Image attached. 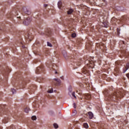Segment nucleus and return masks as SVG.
<instances>
[{"mask_svg":"<svg viewBox=\"0 0 129 129\" xmlns=\"http://www.w3.org/2000/svg\"><path fill=\"white\" fill-rule=\"evenodd\" d=\"M72 96H73V97H75V98H76V96H75V92H73L72 93Z\"/></svg>","mask_w":129,"mask_h":129,"instance_id":"27","label":"nucleus"},{"mask_svg":"<svg viewBox=\"0 0 129 129\" xmlns=\"http://www.w3.org/2000/svg\"><path fill=\"white\" fill-rule=\"evenodd\" d=\"M82 73L83 74H87V73H88V72L87 71V70H86V68H84L82 70Z\"/></svg>","mask_w":129,"mask_h":129,"instance_id":"10","label":"nucleus"},{"mask_svg":"<svg viewBox=\"0 0 129 129\" xmlns=\"http://www.w3.org/2000/svg\"><path fill=\"white\" fill-rule=\"evenodd\" d=\"M72 38H75V37H76V33H73L72 34Z\"/></svg>","mask_w":129,"mask_h":129,"instance_id":"28","label":"nucleus"},{"mask_svg":"<svg viewBox=\"0 0 129 129\" xmlns=\"http://www.w3.org/2000/svg\"><path fill=\"white\" fill-rule=\"evenodd\" d=\"M22 48H23L24 49H27V47L25 46V45H23Z\"/></svg>","mask_w":129,"mask_h":129,"instance_id":"34","label":"nucleus"},{"mask_svg":"<svg viewBox=\"0 0 129 129\" xmlns=\"http://www.w3.org/2000/svg\"><path fill=\"white\" fill-rule=\"evenodd\" d=\"M44 8H47V7H48V5H47V4H44Z\"/></svg>","mask_w":129,"mask_h":129,"instance_id":"33","label":"nucleus"},{"mask_svg":"<svg viewBox=\"0 0 129 129\" xmlns=\"http://www.w3.org/2000/svg\"><path fill=\"white\" fill-rule=\"evenodd\" d=\"M127 70H128V69L125 66L123 68V72H122L123 73H125V72H126V71H127Z\"/></svg>","mask_w":129,"mask_h":129,"instance_id":"14","label":"nucleus"},{"mask_svg":"<svg viewBox=\"0 0 129 129\" xmlns=\"http://www.w3.org/2000/svg\"><path fill=\"white\" fill-rule=\"evenodd\" d=\"M106 96L108 98V100H111L112 101L115 102L120 99L121 97H123V93H122V91L116 90L114 93H108L106 95Z\"/></svg>","mask_w":129,"mask_h":129,"instance_id":"1","label":"nucleus"},{"mask_svg":"<svg viewBox=\"0 0 129 129\" xmlns=\"http://www.w3.org/2000/svg\"><path fill=\"white\" fill-rule=\"evenodd\" d=\"M22 15H30L31 14V10L26 7H24L22 10Z\"/></svg>","mask_w":129,"mask_h":129,"instance_id":"3","label":"nucleus"},{"mask_svg":"<svg viewBox=\"0 0 129 129\" xmlns=\"http://www.w3.org/2000/svg\"><path fill=\"white\" fill-rule=\"evenodd\" d=\"M31 118L32 120H36L37 119V117L36 116H32Z\"/></svg>","mask_w":129,"mask_h":129,"instance_id":"24","label":"nucleus"},{"mask_svg":"<svg viewBox=\"0 0 129 129\" xmlns=\"http://www.w3.org/2000/svg\"><path fill=\"white\" fill-rule=\"evenodd\" d=\"M83 125H84V127H85V128H88V127H89L88 124H87V123H84Z\"/></svg>","mask_w":129,"mask_h":129,"instance_id":"21","label":"nucleus"},{"mask_svg":"<svg viewBox=\"0 0 129 129\" xmlns=\"http://www.w3.org/2000/svg\"><path fill=\"white\" fill-rule=\"evenodd\" d=\"M125 67L128 69V68H129V62L127 63Z\"/></svg>","mask_w":129,"mask_h":129,"instance_id":"29","label":"nucleus"},{"mask_svg":"<svg viewBox=\"0 0 129 129\" xmlns=\"http://www.w3.org/2000/svg\"><path fill=\"white\" fill-rule=\"evenodd\" d=\"M12 92L13 93V94H15V93L17 92V91L15 89H12Z\"/></svg>","mask_w":129,"mask_h":129,"instance_id":"25","label":"nucleus"},{"mask_svg":"<svg viewBox=\"0 0 129 129\" xmlns=\"http://www.w3.org/2000/svg\"><path fill=\"white\" fill-rule=\"evenodd\" d=\"M69 91L71 93V92H72V88L71 87H70L69 88Z\"/></svg>","mask_w":129,"mask_h":129,"instance_id":"31","label":"nucleus"},{"mask_svg":"<svg viewBox=\"0 0 129 129\" xmlns=\"http://www.w3.org/2000/svg\"><path fill=\"white\" fill-rule=\"evenodd\" d=\"M25 37L27 40H29V41H32V39H33V35L31 32H28L25 34Z\"/></svg>","mask_w":129,"mask_h":129,"instance_id":"5","label":"nucleus"},{"mask_svg":"<svg viewBox=\"0 0 129 129\" xmlns=\"http://www.w3.org/2000/svg\"><path fill=\"white\" fill-rule=\"evenodd\" d=\"M41 35H45V36H47V37H50V36L52 35V31H51V30L50 29H47L45 32H41Z\"/></svg>","mask_w":129,"mask_h":129,"instance_id":"6","label":"nucleus"},{"mask_svg":"<svg viewBox=\"0 0 129 129\" xmlns=\"http://www.w3.org/2000/svg\"><path fill=\"white\" fill-rule=\"evenodd\" d=\"M44 70V68L43 66L38 67L37 68V69L36 70V74H40L42 71Z\"/></svg>","mask_w":129,"mask_h":129,"instance_id":"7","label":"nucleus"},{"mask_svg":"<svg viewBox=\"0 0 129 129\" xmlns=\"http://www.w3.org/2000/svg\"><path fill=\"white\" fill-rule=\"evenodd\" d=\"M57 72H55V74H57Z\"/></svg>","mask_w":129,"mask_h":129,"instance_id":"40","label":"nucleus"},{"mask_svg":"<svg viewBox=\"0 0 129 129\" xmlns=\"http://www.w3.org/2000/svg\"><path fill=\"white\" fill-rule=\"evenodd\" d=\"M89 114V117L90 119H92V118H93V113H92V112L90 111L88 113Z\"/></svg>","mask_w":129,"mask_h":129,"instance_id":"11","label":"nucleus"},{"mask_svg":"<svg viewBox=\"0 0 129 129\" xmlns=\"http://www.w3.org/2000/svg\"><path fill=\"white\" fill-rule=\"evenodd\" d=\"M57 6L59 9H61V8H62V2L61 1H59L57 3Z\"/></svg>","mask_w":129,"mask_h":129,"instance_id":"12","label":"nucleus"},{"mask_svg":"<svg viewBox=\"0 0 129 129\" xmlns=\"http://www.w3.org/2000/svg\"><path fill=\"white\" fill-rule=\"evenodd\" d=\"M53 126H54V128H58V127H59V126H58V124H57V123H54L53 124Z\"/></svg>","mask_w":129,"mask_h":129,"instance_id":"23","label":"nucleus"},{"mask_svg":"<svg viewBox=\"0 0 129 129\" xmlns=\"http://www.w3.org/2000/svg\"><path fill=\"white\" fill-rule=\"evenodd\" d=\"M11 15L13 18L15 17L17 18V19H18L19 20H21V16L19 15H21V13H20V10L17 8L14 9Z\"/></svg>","mask_w":129,"mask_h":129,"instance_id":"2","label":"nucleus"},{"mask_svg":"<svg viewBox=\"0 0 129 129\" xmlns=\"http://www.w3.org/2000/svg\"><path fill=\"white\" fill-rule=\"evenodd\" d=\"M9 112L7 109H2L0 108V115H3V114H7V113Z\"/></svg>","mask_w":129,"mask_h":129,"instance_id":"8","label":"nucleus"},{"mask_svg":"<svg viewBox=\"0 0 129 129\" xmlns=\"http://www.w3.org/2000/svg\"><path fill=\"white\" fill-rule=\"evenodd\" d=\"M30 111V108L29 107H26L25 108V112H26V113H28Z\"/></svg>","mask_w":129,"mask_h":129,"instance_id":"18","label":"nucleus"},{"mask_svg":"<svg viewBox=\"0 0 129 129\" xmlns=\"http://www.w3.org/2000/svg\"><path fill=\"white\" fill-rule=\"evenodd\" d=\"M47 45L48 47H53V45H52V44L51 43L49 42L48 41L47 42Z\"/></svg>","mask_w":129,"mask_h":129,"instance_id":"19","label":"nucleus"},{"mask_svg":"<svg viewBox=\"0 0 129 129\" xmlns=\"http://www.w3.org/2000/svg\"><path fill=\"white\" fill-rule=\"evenodd\" d=\"M53 89H51L50 90L48 91V93H53Z\"/></svg>","mask_w":129,"mask_h":129,"instance_id":"26","label":"nucleus"},{"mask_svg":"<svg viewBox=\"0 0 129 129\" xmlns=\"http://www.w3.org/2000/svg\"><path fill=\"white\" fill-rule=\"evenodd\" d=\"M77 93H78L79 94V95H81V93L79 92L78 91H77Z\"/></svg>","mask_w":129,"mask_h":129,"instance_id":"35","label":"nucleus"},{"mask_svg":"<svg viewBox=\"0 0 129 129\" xmlns=\"http://www.w3.org/2000/svg\"><path fill=\"white\" fill-rule=\"evenodd\" d=\"M77 65H78V66H80V65H81V62H77Z\"/></svg>","mask_w":129,"mask_h":129,"instance_id":"30","label":"nucleus"},{"mask_svg":"<svg viewBox=\"0 0 129 129\" xmlns=\"http://www.w3.org/2000/svg\"><path fill=\"white\" fill-rule=\"evenodd\" d=\"M74 113H76V110H75V111H74Z\"/></svg>","mask_w":129,"mask_h":129,"instance_id":"37","label":"nucleus"},{"mask_svg":"<svg viewBox=\"0 0 129 129\" xmlns=\"http://www.w3.org/2000/svg\"><path fill=\"white\" fill-rule=\"evenodd\" d=\"M0 71L2 72V73H6L7 72V69L3 68V67H0Z\"/></svg>","mask_w":129,"mask_h":129,"instance_id":"9","label":"nucleus"},{"mask_svg":"<svg viewBox=\"0 0 129 129\" xmlns=\"http://www.w3.org/2000/svg\"><path fill=\"white\" fill-rule=\"evenodd\" d=\"M4 105H2L1 107V108H3Z\"/></svg>","mask_w":129,"mask_h":129,"instance_id":"38","label":"nucleus"},{"mask_svg":"<svg viewBox=\"0 0 129 129\" xmlns=\"http://www.w3.org/2000/svg\"><path fill=\"white\" fill-rule=\"evenodd\" d=\"M125 20H126V18H125V17H123L120 19V22L123 23V22H124Z\"/></svg>","mask_w":129,"mask_h":129,"instance_id":"16","label":"nucleus"},{"mask_svg":"<svg viewBox=\"0 0 129 129\" xmlns=\"http://www.w3.org/2000/svg\"><path fill=\"white\" fill-rule=\"evenodd\" d=\"M73 105H74V108H76V103H74Z\"/></svg>","mask_w":129,"mask_h":129,"instance_id":"32","label":"nucleus"},{"mask_svg":"<svg viewBox=\"0 0 129 129\" xmlns=\"http://www.w3.org/2000/svg\"><path fill=\"white\" fill-rule=\"evenodd\" d=\"M86 96L87 97V98L88 99H90V98H91V95H89V94H87L86 95Z\"/></svg>","mask_w":129,"mask_h":129,"instance_id":"22","label":"nucleus"},{"mask_svg":"<svg viewBox=\"0 0 129 129\" xmlns=\"http://www.w3.org/2000/svg\"><path fill=\"white\" fill-rule=\"evenodd\" d=\"M118 30H119L118 28H117V33H118Z\"/></svg>","mask_w":129,"mask_h":129,"instance_id":"39","label":"nucleus"},{"mask_svg":"<svg viewBox=\"0 0 129 129\" xmlns=\"http://www.w3.org/2000/svg\"><path fill=\"white\" fill-rule=\"evenodd\" d=\"M8 120H9V119H8V118H5V119L3 120V122L4 123H7Z\"/></svg>","mask_w":129,"mask_h":129,"instance_id":"17","label":"nucleus"},{"mask_svg":"<svg viewBox=\"0 0 129 129\" xmlns=\"http://www.w3.org/2000/svg\"><path fill=\"white\" fill-rule=\"evenodd\" d=\"M32 22V18L30 17H28L27 18L25 19L23 21V24L25 26H29L31 24Z\"/></svg>","mask_w":129,"mask_h":129,"instance_id":"4","label":"nucleus"},{"mask_svg":"<svg viewBox=\"0 0 129 129\" xmlns=\"http://www.w3.org/2000/svg\"><path fill=\"white\" fill-rule=\"evenodd\" d=\"M60 79H61L62 80H64V77H60Z\"/></svg>","mask_w":129,"mask_h":129,"instance_id":"36","label":"nucleus"},{"mask_svg":"<svg viewBox=\"0 0 129 129\" xmlns=\"http://www.w3.org/2000/svg\"><path fill=\"white\" fill-rule=\"evenodd\" d=\"M62 54L65 59H68V56H67V53L66 52V51H63L62 52Z\"/></svg>","mask_w":129,"mask_h":129,"instance_id":"13","label":"nucleus"},{"mask_svg":"<svg viewBox=\"0 0 129 129\" xmlns=\"http://www.w3.org/2000/svg\"><path fill=\"white\" fill-rule=\"evenodd\" d=\"M68 15H71L72 13H73V10L72 9H70L69 11L67 12Z\"/></svg>","mask_w":129,"mask_h":129,"instance_id":"15","label":"nucleus"},{"mask_svg":"<svg viewBox=\"0 0 129 129\" xmlns=\"http://www.w3.org/2000/svg\"><path fill=\"white\" fill-rule=\"evenodd\" d=\"M54 80L58 82V83H61V80L59 79H54Z\"/></svg>","mask_w":129,"mask_h":129,"instance_id":"20","label":"nucleus"}]
</instances>
